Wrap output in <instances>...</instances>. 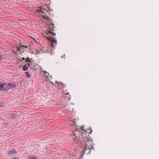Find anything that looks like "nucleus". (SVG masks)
Listing matches in <instances>:
<instances>
[{"instance_id": "nucleus-19", "label": "nucleus", "mask_w": 159, "mask_h": 159, "mask_svg": "<svg viewBox=\"0 0 159 159\" xmlns=\"http://www.w3.org/2000/svg\"><path fill=\"white\" fill-rule=\"evenodd\" d=\"M46 149H47V146H46Z\"/></svg>"}, {"instance_id": "nucleus-4", "label": "nucleus", "mask_w": 159, "mask_h": 159, "mask_svg": "<svg viewBox=\"0 0 159 159\" xmlns=\"http://www.w3.org/2000/svg\"><path fill=\"white\" fill-rule=\"evenodd\" d=\"M16 152L15 151V150H11L8 152L7 155L9 156H11L15 154Z\"/></svg>"}, {"instance_id": "nucleus-14", "label": "nucleus", "mask_w": 159, "mask_h": 159, "mask_svg": "<svg viewBox=\"0 0 159 159\" xmlns=\"http://www.w3.org/2000/svg\"><path fill=\"white\" fill-rule=\"evenodd\" d=\"M80 129L82 130H83V131H84V126H81L80 127Z\"/></svg>"}, {"instance_id": "nucleus-6", "label": "nucleus", "mask_w": 159, "mask_h": 159, "mask_svg": "<svg viewBox=\"0 0 159 159\" xmlns=\"http://www.w3.org/2000/svg\"><path fill=\"white\" fill-rule=\"evenodd\" d=\"M28 69V67L26 65H25L23 67V70L24 71L27 70Z\"/></svg>"}, {"instance_id": "nucleus-20", "label": "nucleus", "mask_w": 159, "mask_h": 159, "mask_svg": "<svg viewBox=\"0 0 159 159\" xmlns=\"http://www.w3.org/2000/svg\"><path fill=\"white\" fill-rule=\"evenodd\" d=\"M15 159H18V158H15Z\"/></svg>"}, {"instance_id": "nucleus-13", "label": "nucleus", "mask_w": 159, "mask_h": 159, "mask_svg": "<svg viewBox=\"0 0 159 159\" xmlns=\"http://www.w3.org/2000/svg\"><path fill=\"white\" fill-rule=\"evenodd\" d=\"M39 146L38 145H35L34 146V148L36 149V148H39Z\"/></svg>"}, {"instance_id": "nucleus-10", "label": "nucleus", "mask_w": 159, "mask_h": 159, "mask_svg": "<svg viewBox=\"0 0 159 159\" xmlns=\"http://www.w3.org/2000/svg\"><path fill=\"white\" fill-rule=\"evenodd\" d=\"M32 64L30 61L29 62V63L28 64V65L29 66H31V65Z\"/></svg>"}, {"instance_id": "nucleus-16", "label": "nucleus", "mask_w": 159, "mask_h": 159, "mask_svg": "<svg viewBox=\"0 0 159 159\" xmlns=\"http://www.w3.org/2000/svg\"><path fill=\"white\" fill-rule=\"evenodd\" d=\"M11 85V84H10V83H9L8 84V85L9 86H10Z\"/></svg>"}, {"instance_id": "nucleus-15", "label": "nucleus", "mask_w": 159, "mask_h": 159, "mask_svg": "<svg viewBox=\"0 0 159 159\" xmlns=\"http://www.w3.org/2000/svg\"><path fill=\"white\" fill-rule=\"evenodd\" d=\"M44 74H45V73H47V74H48V75H49V74L46 71H44Z\"/></svg>"}, {"instance_id": "nucleus-11", "label": "nucleus", "mask_w": 159, "mask_h": 159, "mask_svg": "<svg viewBox=\"0 0 159 159\" xmlns=\"http://www.w3.org/2000/svg\"><path fill=\"white\" fill-rule=\"evenodd\" d=\"M2 55L1 54H0V61L2 59Z\"/></svg>"}, {"instance_id": "nucleus-3", "label": "nucleus", "mask_w": 159, "mask_h": 159, "mask_svg": "<svg viewBox=\"0 0 159 159\" xmlns=\"http://www.w3.org/2000/svg\"><path fill=\"white\" fill-rule=\"evenodd\" d=\"M27 48V46H19L18 47V51H19V52H22L23 51L22 49H23L24 48Z\"/></svg>"}, {"instance_id": "nucleus-12", "label": "nucleus", "mask_w": 159, "mask_h": 159, "mask_svg": "<svg viewBox=\"0 0 159 159\" xmlns=\"http://www.w3.org/2000/svg\"><path fill=\"white\" fill-rule=\"evenodd\" d=\"M26 61L27 62H30V60H29V57H28L26 60Z\"/></svg>"}, {"instance_id": "nucleus-1", "label": "nucleus", "mask_w": 159, "mask_h": 159, "mask_svg": "<svg viewBox=\"0 0 159 159\" xmlns=\"http://www.w3.org/2000/svg\"><path fill=\"white\" fill-rule=\"evenodd\" d=\"M92 130L90 128L87 129V130H84L81 132L82 142L81 143V145L84 148V149H93L92 144V141L87 137L86 133H91Z\"/></svg>"}, {"instance_id": "nucleus-7", "label": "nucleus", "mask_w": 159, "mask_h": 159, "mask_svg": "<svg viewBox=\"0 0 159 159\" xmlns=\"http://www.w3.org/2000/svg\"><path fill=\"white\" fill-rule=\"evenodd\" d=\"M5 85L6 84L5 83L0 84V89H2L4 88Z\"/></svg>"}, {"instance_id": "nucleus-17", "label": "nucleus", "mask_w": 159, "mask_h": 159, "mask_svg": "<svg viewBox=\"0 0 159 159\" xmlns=\"http://www.w3.org/2000/svg\"><path fill=\"white\" fill-rule=\"evenodd\" d=\"M0 106H2V107H4V106H5V105H0Z\"/></svg>"}, {"instance_id": "nucleus-5", "label": "nucleus", "mask_w": 159, "mask_h": 159, "mask_svg": "<svg viewBox=\"0 0 159 159\" xmlns=\"http://www.w3.org/2000/svg\"><path fill=\"white\" fill-rule=\"evenodd\" d=\"M25 74L26 76L28 78H30L31 76V75L29 72H25Z\"/></svg>"}, {"instance_id": "nucleus-2", "label": "nucleus", "mask_w": 159, "mask_h": 159, "mask_svg": "<svg viewBox=\"0 0 159 159\" xmlns=\"http://www.w3.org/2000/svg\"><path fill=\"white\" fill-rule=\"evenodd\" d=\"M54 25L51 24L49 26V30H47L46 33L43 34L44 36L46 37L49 40L51 41V46L55 47L57 43V41L53 36H55L54 33Z\"/></svg>"}, {"instance_id": "nucleus-18", "label": "nucleus", "mask_w": 159, "mask_h": 159, "mask_svg": "<svg viewBox=\"0 0 159 159\" xmlns=\"http://www.w3.org/2000/svg\"><path fill=\"white\" fill-rule=\"evenodd\" d=\"M22 60H25V58L24 57H23V58H22Z\"/></svg>"}, {"instance_id": "nucleus-9", "label": "nucleus", "mask_w": 159, "mask_h": 159, "mask_svg": "<svg viewBox=\"0 0 159 159\" xmlns=\"http://www.w3.org/2000/svg\"><path fill=\"white\" fill-rule=\"evenodd\" d=\"M59 84L60 85V86H60L59 87V89H60V88H62L63 87V84L62 83H59Z\"/></svg>"}, {"instance_id": "nucleus-8", "label": "nucleus", "mask_w": 159, "mask_h": 159, "mask_svg": "<svg viewBox=\"0 0 159 159\" xmlns=\"http://www.w3.org/2000/svg\"><path fill=\"white\" fill-rule=\"evenodd\" d=\"M42 17H43L44 19H48V16L46 15H43L42 16Z\"/></svg>"}]
</instances>
